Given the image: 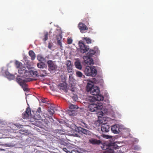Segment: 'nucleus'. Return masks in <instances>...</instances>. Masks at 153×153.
Returning a JSON list of instances; mask_svg holds the SVG:
<instances>
[{"mask_svg":"<svg viewBox=\"0 0 153 153\" xmlns=\"http://www.w3.org/2000/svg\"><path fill=\"white\" fill-rule=\"evenodd\" d=\"M75 85L74 86H72V85H70L69 86L70 87V88L69 89L72 92H74L75 91Z\"/></svg>","mask_w":153,"mask_h":153,"instance_id":"obj_42","label":"nucleus"},{"mask_svg":"<svg viewBox=\"0 0 153 153\" xmlns=\"http://www.w3.org/2000/svg\"><path fill=\"white\" fill-rule=\"evenodd\" d=\"M138 140L137 139V140H135V141H137Z\"/></svg>","mask_w":153,"mask_h":153,"instance_id":"obj_60","label":"nucleus"},{"mask_svg":"<svg viewBox=\"0 0 153 153\" xmlns=\"http://www.w3.org/2000/svg\"><path fill=\"white\" fill-rule=\"evenodd\" d=\"M47 63L48 65V70L51 74L55 73L57 70V65L51 60H48Z\"/></svg>","mask_w":153,"mask_h":153,"instance_id":"obj_8","label":"nucleus"},{"mask_svg":"<svg viewBox=\"0 0 153 153\" xmlns=\"http://www.w3.org/2000/svg\"><path fill=\"white\" fill-rule=\"evenodd\" d=\"M0 149H1V148H0ZM1 151V150H0V151Z\"/></svg>","mask_w":153,"mask_h":153,"instance_id":"obj_61","label":"nucleus"},{"mask_svg":"<svg viewBox=\"0 0 153 153\" xmlns=\"http://www.w3.org/2000/svg\"><path fill=\"white\" fill-rule=\"evenodd\" d=\"M75 135L76 137H79V135L78 134H75Z\"/></svg>","mask_w":153,"mask_h":153,"instance_id":"obj_57","label":"nucleus"},{"mask_svg":"<svg viewBox=\"0 0 153 153\" xmlns=\"http://www.w3.org/2000/svg\"><path fill=\"white\" fill-rule=\"evenodd\" d=\"M101 130L104 132H108L111 129L110 127L107 123H102L101 125Z\"/></svg>","mask_w":153,"mask_h":153,"instance_id":"obj_11","label":"nucleus"},{"mask_svg":"<svg viewBox=\"0 0 153 153\" xmlns=\"http://www.w3.org/2000/svg\"><path fill=\"white\" fill-rule=\"evenodd\" d=\"M118 147L117 145L111 143L103 145L102 148L103 150H106L103 153H115Z\"/></svg>","mask_w":153,"mask_h":153,"instance_id":"obj_5","label":"nucleus"},{"mask_svg":"<svg viewBox=\"0 0 153 153\" xmlns=\"http://www.w3.org/2000/svg\"><path fill=\"white\" fill-rule=\"evenodd\" d=\"M37 67L41 69H47V65L43 62H41L37 63Z\"/></svg>","mask_w":153,"mask_h":153,"instance_id":"obj_20","label":"nucleus"},{"mask_svg":"<svg viewBox=\"0 0 153 153\" xmlns=\"http://www.w3.org/2000/svg\"><path fill=\"white\" fill-rule=\"evenodd\" d=\"M41 101L44 103H45L48 101L47 99L45 98H41Z\"/></svg>","mask_w":153,"mask_h":153,"instance_id":"obj_48","label":"nucleus"},{"mask_svg":"<svg viewBox=\"0 0 153 153\" xmlns=\"http://www.w3.org/2000/svg\"><path fill=\"white\" fill-rule=\"evenodd\" d=\"M56 121L58 122L59 124H63L65 122L64 121L62 120V119H56Z\"/></svg>","mask_w":153,"mask_h":153,"instance_id":"obj_41","label":"nucleus"},{"mask_svg":"<svg viewBox=\"0 0 153 153\" xmlns=\"http://www.w3.org/2000/svg\"><path fill=\"white\" fill-rule=\"evenodd\" d=\"M86 89L87 91L94 96H88L86 99L88 102H93L96 100L102 101L104 97L100 94L99 88L94 85L91 82H88L87 84Z\"/></svg>","mask_w":153,"mask_h":153,"instance_id":"obj_1","label":"nucleus"},{"mask_svg":"<svg viewBox=\"0 0 153 153\" xmlns=\"http://www.w3.org/2000/svg\"><path fill=\"white\" fill-rule=\"evenodd\" d=\"M80 125L82 127L87 128L88 129L90 128V127L87 124L83 122H81Z\"/></svg>","mask_w":153,"mask_h":153,"instance_id":"obj_31","label":"nucleus"},{"mask_svg":"<svg viewBox=\"0 0 153 153\" xmlns=\"http://www.w3.org/2000/svg\"><path fill=\"white\" fill-rule=\"evenodd\" d=\"M68 113L70 115L73 116H75L76 114L75 110H69Z\"/></svg>","mask_w":153,"mask_h":153,"instance_id":"obj_30","label":"nucleus"},{"mask_svg":"<svg viewBox=\"0 0 153 153\" xmlns=\"http://www.w3.org/2000/svg\"><path fill=\"white\" fill-rule=\"evenodd\" d=\"M104 113L102 112V113L101 114L102 116H103V114H104V113H106L107 112H108L109 111L108 110H107L106 109H104Z\"/></svg>","mask_w":153,"mask_h":153,"instance_id":"obj_51","label":"nucleus"},{"mask_svg":"<svg viewBox=\"0 0 153 153\" xmlns=\"http://www.w3.org/2000/svg\"><path fill=\"white\" fill-rule=\"evenodd\" d=\"M105 95L106 96V97H108L109 96V95L108 94V93L107 92H105Z\"/></svg>","mask_w":153,"mask_h":153,"instance_id":"obj_54","label":"nucleus"},{"mask_svg":"<svg viewBox=\"0 0 153 153\" xmlns=\"http://www.w3.org/2000/svg\"><path fill=\"white\" fill-rule=\"evenodd\" d=\"M50 120L48 118V119H46L45 120V123L47 127H49L50 126V123L49 122Z\"/></svg>","mask_w":153,"mask_h":153,"instance_id":"obj_34","label":"nucleus"},{"mask_svg":"<svg viewBox=\"0 0 153 153\" xmlns=\"http://www.w3.org/2000/svg\"><path fill=\"white\" fill-rule=\"evenodd\" d=\"M70 128L75 132L80 134H84L86 135H91L92 133L89 130L85 129L80 126H77L73 124L70 125Z\"/></svg>","mask_w":153,"mask_h":153,"instance_id":"obj_6","label":"nucleus"},{"mask_svg":"<svg viewBox=\"0 0 153 153\" xmlns=\"http://www.w3.org/2000/svg\"><path fill=\"white\" fill-rule=\"evenodd\" d=\"M78 26L80 31L82 33H85V31L88 29V27L86 25L81 22L79 23Z\"/></svg>","mask_w":153,"mask_h":153,"instance_id":"obj_17","label":"nucleus"},{"mask_svg":"<svg viewBox=\"0 0 153 153\" xmlns=\"http://www.w3.org/2000/svg\"><path fill=\"white\" fill-rule=\"evenodd\" d=\"M59 37L60 38V39H61L62 38V36L60 35H59Z\"/></svg>","mask_w":153,"mask_h":153,"instance_id":"obj_58","label":"nucleus"},{"mask_svg":"<svg viewBox=\"0 0 153 153\" xmlns=\"http://www.w3.org/2000/svg\"><path fill=\"white\" fill-rule=\"evenodd\" d=\"M30 114L24 112L22 114V117L24 119H27L29 117Z\"/></svg>","mask_w":153,"mask_h":153,"instance_id":"obj_32","label":"nucleus"},{"mask_svg":"<svg viewBox=\"0 0 153 153\" xmlns=\"http://www.w3.org/2000/svg\"><path fill=\"white\" fill-rule=\"evenodd\" d=\"M65 64L67 66V69L68 73H72L73 71V64L70 60H68L66 62Z\"/></svg>","mask_w":153,"mask_h":153,"instance_id":"obj_13","label":"nucleus"},{"mask_svg":"<svg viewBox=\"0 0 153 153\" xmlns=\"http://www.w3.org/2000/svg\"><path fill=\"white\" fill-rule=\"evenodd\" d=\"M48 47L49 48L51 49V48L52 47V45L50 43H49L48 44Z\"/></svg>","mask_w":153,"mask_h":153,"instance_id":"obj_52","label":"nucleus"},{"mask_svg":"<svg viewBox=\"0 0 153 153\" xmlns=\"http://www.w3.org/2000/svg\"><path fill=\"white\" fill-rule=\"evenodd\" d=\"M41 116L42 115L41 114L36 113L34 116V117L36 119L38 120L40 119L41 118Z\"/></svg>","mask_w":153,"mask_h":153,"instance_id":"obj_33","label":"nucleus"},{"mask_svg":"<svg viewBox=\"0 0 153 153\" xmlns=\"http://www.w3.org/2000/svg\"><path fill=\"white\" fill-rule=\"evenodd\" d=\"M22 77L21 76L17 75L16 81L22 87L25 91H27L28 89L27 87V85L25 83L24 80L21 78Z\"/></svg>","mask_w":153,"mask_h":153,"instance_id":"obj_9","label":"nucleus"},{"mask_svg":"<svg viewBox=\"0 0 153 153\" xmlns=\"http://www.w3.org/2000/svg\"><path fill=\"white\" fill-rule=\"evenodd\" d=\"M89 142L90 143L94 145H99L102 143V141L100 140L94 138H91L89 139Z\"/></svg>","mask_w":153,"mask_h":153,"instance_id":"obj_16","label":"nucleus"},{"mask_svg":"<svg viewBox=\"0 0 153 153\" xmlns=\"http://www.w3.org/2000/svg\"><path fill=\"white\" fill-rule=\"evenodd\" d=\"M3 68H2V71L3 73L4 76L6 77L9 80H11L14 79L15 77L14 76L10 73L7 71L6 70L4 72H3Z\"/></svg>","mask_w":153,"mask_h":153,"instance_id":"obj_10","label":"nucleus"},{"mask_svg":"<svg viewBox=\"0 0 153 153\" xmlns=\"http://www.w3.org/2000/svg\"><path fill=\"white\" fill-rule=\"evenodd\" d=\"M1 145L4 146L6 147H13V145L11 143H7L3 144H1Z\"/></svg>","mask_w":153,"mask_h":153,"instance_id":"obj_37","label":"nucleus"},{"mask_svg":"<svg viewBox=\"0 0 153 153\" xmlns=\"http://www.w3.org/2000/svg\"><path fill=\"white\" fill-rule=\"evenodd\" d=\"M25 113H28L29 114H31V111H30V108H27L25 111L24 112Z\"/></svg>","mask_w":153,"mask_h":153,"instance_id":"obj_46","label":"nucleus"},{"mask_svg":"<svg viewBox=\"0 0 153 153\" xmlns=\"http://www.w3.org/2000/svg\"><path fill=\"white\" fill-rule=\"evenodd\" d=\"M29 55L31 58V59L34 60L36 58V55L34 52L32 50H30L29 52Z\"/></svg>","mask_w":153,"mask_h":153,"instance_id":"obj_24","label":"nucleus"},{"mask_svg":"<svg viewBox=\"0 0 153 153\" xmlns=\"http://www.w3.org/2000/svg\"><path fill=\"white\" fill-rule=\"evenodd\" d=\"M71 99L73 101H76L78 100V98L76 95H74L71 97Z\"/></svg>","mask_w":153,"mask_h":153,"instance_id":"obj_40","label":"nucleus"},{"mask_svg":"<svg viewBox=\"0 0 153 153\" xmlns=\"http://www.w3.org/2000/svg\"><path fill=\"white\" fill-rule=\"evenodd\" d=\"M37 59L40 62H43V61H44L45 62H46L45 58L43 57L40 54H39L37 55Z\"/></svg>","mask_w":153,"mask_h":153,"instance_id":"obj_25","label":"nucleus"},{"mask_svg":"<svg viewBox=\"0 0 153 153\" xmlns=\"http://www.w3.org/2000/svg\"><path fill=\"white\" fill-rule=\"evenodd\" d=\"M76 76L78 77L83 78L85 77L84 75L81 72L79 71H76Z\"/></svg>","mask_w":153,"mask_h":153,"instance_id":"obj_29","label":"nucleus"},{"mask_svg":"<svg viewBox=\"0 0 153 153\" xmlns=\"http://www.w3.org/2000/svg\"><path fill=\"white\" fill-rule=\"evenodd\" d=\"M29 131L28 130L25 129L24 128L22 129L19 130V133L22 134H27Z\"/></svg>","mask_w":153,"mask_h":153,"instance_id":"obj_27","label":"nucleus"},{"mask_svg":"<svg viewBox=\"0 0 153 153\" xmlns=\"http://www.w3.org/2000/svg\"><path fill=\"white\" fill-rule=\"evenodd\" d=\"M15 64L16 65V67L18 68L20 67L22 63L19 61H16L15 62Z\"/></svg>","mask_w":153,"mask_h":153,"instance_id":"obj_44","label":"nucleus"},{"mask_svg":"<svg viewBox=\"0 0 153 153\" xmlns=\"http://www.w3.org/2000/svg\"><path fill=\"white\" fill-rule=\"evenodd\" d=\"M84 40H85L88 44L91 43V39L88 38L87 37L84 38Z\"/></svg>","mask_w":153,"mask_h":153,"instance_id":"obj_39","label":"nucleus"},{"mask_svg":"<svg viewBox=\"0 0 153 153\" xmlns=\"http://www.w3.org/2000/svg\"><path fill=\"white\" fill-rule=\"evenodd\" d=\"M15 126H16V127H17L18 128L20 126H19L20 124H18L17 123H16L15 124Z\"/></svg>","mask_w":153,"mask_h":153,"instance_id":"obj_55","label":"nucleus"},{"mask_svg":"<svg viewBox=\"0 0 153 153\" xmlns=\"http://www.w3.org/2000/svg\"><path fill=\"white\" fill-rule=\"evenodd\" d=\"M63 150H64V151L65 152L67 153H68V152H69V151L67 150V149L66 148H64L63 149Z\"/></svg>","mask_w":153,"mask_h":153,"instance_id":"obj_53","label":"nucleus"},{"mask_svg":"<svg viewBox=\"0 0 153 153\" xmlns=\"http://www.w3.org/2000/svg\"><path fill=\"white\" fill-rule=\"evenodd\" d=\"M134 149L135 150L139 151L141 149V148L139 146L136 145L134 146Z\"/></svg>","mask_w":153,"mask_h":153,"instance_id":"obj_45","label":"nucleus"},{"mask_svg":"<svg viewBox=\"0 0 153 153\" xmlns=\"http://www.w3.org/2000/svg\"><path fill=\"white\" fill-rule=\"evenodd\" d=\"M57 40L58 44L61 47H62V45L60 40L59 39V38L58 37H57Z\"/></svg>","mask_w":153,"mask_h":153,"instance_id":"obj_38","label":"nucleus"},{"mask_svg":"<svg viewBox=\"0 0 153 153\" xmlns=\"http://www.w3.org/2000/svg\"><path fill=\"white\" fill-rule=\"evenodd\" d=\"M56 110L55 105L54 104H52L48 107L47 109V111L50 116H52L55 112V110Z\"/></svg>","mask_w":153,"mask_h":153,"instance_id":"obj_14","label":"nucleus"},{"mask_svg":"<svg viewBox=\"0 0 153 153\" xmlns=\"http://www.w3.org/2000/svg\"><path fill=\"white\" fill-rule=\"evenodd\" d=\"M40 75L39 76L42 77H44L47 74V72L45 70L41 69L39 70Z\"/></svg>","mask_w":153,"mask_h":153,"instance_id":"obj_23","label":"nucleus"},{"mask_svg":"<svg viewBox=\"0 0 153 153\" xmlns=\"http://www.w3.org/2000/svg\"><path fill=\"white\" fill-rule=\"evenodd\" d=\"M69 83L70 85H75L76 84V80L74 78L72 74H70L69 77Z\"/></svg>","mask_w":153,"mask_h":153,"instance_id":"obj_19","label":"nucleus"},{"mask_svg":"<svg viewBox=\"0 0 153 153\" xmlns=\"http://www.w3.org/2000/svg\"><path fill=\"white\" fill-rule=\"evenodd\" d=\"M72 42V40L71 39H68V44H71Z\"/></svg>","mask_w":153,"mask_h":153,"instance_id":"obj_50","label":"nucleus"},{"mask_svg":"<svg viewBox=\"0 0 153 153\" xmlns=\"http://www.w3.org/2000/svg\"><path fill=\"white\" fill-rule=\"evenodd\" d=\"M48 32L45 33L44 37L43 39V40L45 42L48 39Z\"/></svg>","mask_w":153,"mask_h":153,"instance_id":"obj_36","label":"nucleus"},{"mask_svg":"<svg viewBox=\"0 0 153 153\" xmlns=\"http://www.w3.org/2000/svg\"><path fill=\"white\" fill-rule=\"evenodd\" d=\"M119 124H116L111 126V130L112 133L115 134H118L120 133Z\"/></svg>","mask_w":153,"mask_h":153,"instance_id":"obj_12","label":"nucleus"},{"mask_svg":"<svg viewBox=\"0 0 153 153\" xmlns=\"http://www.w3.org/2000/svg\"><path fill=\"white\" fill-rule=\"evenodd\" d=\"M100 51L98 50L97 47H95L93 49L90 50L89 52H87V56H83V59L84 63L90 65L94 64L93 60L91 58V57L95 54L96 56H97L100 54Z\"/></svg>","mask_w":153,"mask_h":153,"instance_id":"obj_2","label":"nucleus"},{"mask_svg":"<svg viewBox=\"0 0 153 153\" xmlns=\"http://www.w3.org/2000/svg\"><path fill=\"white\" fill-rule=\"evenodd\" d=\"M103 137L104 138L106 139H111L113 138V137L111 135H103Z\"/></svg>","mask_w":153,"mask_h":153,"instance_id":"obj_43","label":"nucleus"},{"mask_svg":"<svg viewBox=\"0 0 153 153\" xmlns=\"http://www.w3.org/2000/svg\"><path fill=\"white\" fill-rule=\"evenodd\" d=\"M70 110H76L79 108V107L77 105L71 104L69 106Z\"/></svg>","mask_w":153,"mask_h":153,"instance_id":"obj_26","label":"nucleus"},{"mask_svg":"<svg viewBox=\"0 0 153 153\" xmlns=\"http://www.w3.org/2000/svg\"><path fill=\"white\" fill-rule=\"evenodd\" d=\"M46 58H48V56H46Z\"/></svg>","mask_w":153,"mask_h":153,"instance_id":"obj_59","label":"nucleus"},{"mask_svg":"<svg viewBox=\"0 0 153 153\" xmlns=\"http://www.w3.org/2000/svg\"><path fill=\"white\" fill-rule=\"evenodd\" d=\"M119 131H120V130L122 129H123L124 128V126L123 125H121L120 124H119Z\"/></svg>","mask_w":153,"mask_h":153,"instance_id":"obj_49","label":"nucleus"},{"mask_svg":"<svg viewBox=\"0 0 153 153\" xmlns=\"http://www.w3.org/2000/svg\"><path fill=\"white\" fill-rule=\"evenodd\" d=\"M58 86L59 89H62L65 92L67 91L68 88L66 83L64 82L59 83Z\"/></svg>","mask_w":153,"mask_h":153,"instance_id":"obj_18","label":"nucleus"},{"mask_svg":"<svg viewBox=\"0 0 153 153\" xmlns=\"http://www.w3.org/2000/svg\"><path fill=\"white\" fill-rule=\"evenodd\" d=\"M89 82H91L93 83V84H94V83H98V80H97L95 78H94L92 81H90Z\"/></svg>","mask_w":153,"mask_h":153,"instance_id":"obj_47","label":"nucleus"},{"mask_svg":"<svg viewBox=\"0 0 153 153\" xmlns=\"http://www.w3.org/2000/svg\"><path fill=\"white\" fill-rule=\"evenodd\" d=\"M36 113H39L42 115H43V112L41 111V109L40 107H39L36 112Z\"/></svg>","mask_w":153,"mask_h":153,"instance_id":"obj_35","label":"nucleus"},{"mask_svg":"<svg viewBox=\"0 0 153 153\" xmlns=\"http://www.w3.org/2000/svg\"><path fill=\"white\" fill-rule=\"evenodd\" d=\"M96 100L94 102H88L89 104L88 106L87 110L91 112L97 111L102 109L103 107V104L100 101Z\"/></svg>","mask_w":153,"mask_h":153,"instance_id":"obj_3","label":"nucleus"},{"mask_svg":"<svg viewBox=\"0 0 153 153\" xmlns=\"http://www.w3.org/2000/svg\"><path fill=\"white\" fill-rule=\"evenodd\" d=\"M74 65L75 67L79 70H81L82 68V65L81 62L79 59H77L74 62Z\"/></svg>","mask_w":153,"mask_h":153,"instance_id":"obj_21","label":"nucleus"},{"mask_svg":"<svg viewBox=\"0 0 153 153\" xmlns=\"http://www.w3.org/2000/svg\"><path fill=\"white\" fill-rule=\"evenodd\" d=\"M30 74L33 76L34 77H38V72L37 71L31 70L30 72Z\"/></svg>","mask_w":153,"mask_h":153,"instance_id":"obj_28","label":"nucleus"},{"mask_svg":"<svg viewBox=\"0 0 153 153\" xmlns=\"http://www.w3.org/2000/svg\"><path fill=\"white\" fill-rule=\"evenodd\" d=\"M26 68L24 67H20L18 70V72L20 74H25L27 73L28 71L25 70Z\"/></svg>","mask_w":153,"mask_h":153,"instance_id":"obj_22","label":"nucleus"},{"mask_svg":"<svg viewBox=\"0 0 153 153\" xmlns=\"http://www.w3.org/2000/svg\"><path fill=\"white\" fill-rule=\"evenodd\" d=\"M50 121L51 122V125L53 126V128H57L58 129H55L53 130V132L56 133H59L61 134H62L64 133V131L62 129V126L61 124L56 122V120H54L53 119L52 117L51 116H49L48 117Z\"/></svg>","mask_w":153,"mask_h":153,"instance_id":"obj_4","label":"nucleus"},{"mask_svg":"<svg viewBox=\"0 0 153 153\" xmlns=\"http://www.w3.org/2000/svg\"><path fill=\"white\" fill-rule=\"evenodd\" d=\"M79 45L80 48V51L82 53H86L88 51V50L89 49L82 42H79Z\"/></svg>","mask_w":153,"mask_h":153,"instance_id":"obj_15","label":"nucleus"},{"mask_svg":"<svg viewBox=\"0 0 153 153\" xmlns=\"http://www.w3.org/2000/svg\"><path fill=\"white\" fill-rule=\"evenodd\" d=\"M1 151H5V150L3 149H1Z\"/></svg>","mask_w":153,"mask_h":153,"instance_id":"obj_56","label":"nucleus"},{"mask_svg":"<svg viewBox=\"0 0 153 153\" xmlns=\"http://www.w3.org/2000/svg\"><path fill=\"white\" fill-rule=\"evenodd\" d=\"M85 75L88 76L94 77L97 73V71L95 67L86 66L84 70Z\"/></svg>","mask_w":153,"mask_h":153,"instance_id":"obj_7","label":"nucleus"}]
</instances>
